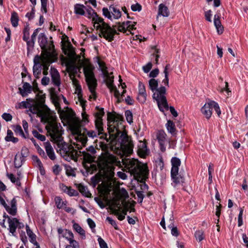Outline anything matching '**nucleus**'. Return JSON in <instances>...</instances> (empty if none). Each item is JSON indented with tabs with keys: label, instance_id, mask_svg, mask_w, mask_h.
<instances>
[{
	"label": "nucleus",
	"instance_id": "0eeeda50",
	"mask_svg": "<svg viewBox=\"0 0 248 248\" xmlns=\"http://www.w3.org/2000/svg\"><path fill=\"white\" fill-rule=\"evenodd\" d=\"M57 146V152L66 161H70L71 160L77 161L79 155L78 152L71 145L63 140V138L58 140L54 142Z\"/></svg>",
	"mask_w": 248,
	"mask_h": 248
},
{
	"label": "nucleus",
	"instance_id": "774afa93",
	"mask_svg": "<svg viewBox=\"0 0 248 248\" xmlns=\"http://www.w3.org/2000/svg\"><path fill=\"white\" fill-rule=\"evenodd\" d=\"M152 63L148 62L146 65L143 66L142 69L145 73H148L152 67Z\"/></svg>",
	"mask_w": 248,
	"mask_h": 248
},
{
	"label": "nucleus",
	"instance_id": "a18cd8bd",
	"mask_svg": "<svg viewBox=\"0 0 248 248\" xmlns=\"http://www.w3.org/2000/svg\"><path fill=\"white\" fill-rule=\"evenodd\" d=\"M26 231L28 235L31 239L30 241L31 243H36V236L30 230L29 226L28 225L26 226Z\"/></svg>",
	"mask_w": 248,
	"mask_h": 248
},
{
	"label": "nucleus",
	"instance_id": "6e6552de",
	"mask_svg": "<svg viewBox=\"0 0 248 248\" xmlns=\"http://www.w3.org/2000/svg\"><path fill=\"white\" fill-rule=\"evenodd\" d=\"M60 117L61 119L65 121L68 124L72 134L79 132V125L81 121L76 117L75 112L71 109L67 108L65 111H61L60 113Z\"/></svg>",
	"mask_w": 248,
	"mask_h": 248
},
{
	"label": "nucleus",
	"instance_id": "a19ab883",
	"mask_svg": "<svg viewBox=\"0 0 248 248\" xmlns=\"http://www.w3.org/2000/svg\"><path fill=\"white\" fill-rule=\"evenodd\" d=\"M55 202L57 208L59 209L64 208L67 204V202L63 201L60 197H56L55 198Z\"/></svg>",
	"mask_w": 248,
	"mask_h": 248
},
{
	"label": "nucleus",
	"instance_id": "72a5a7b5",
	"mask_svg": "<svg viewBox=\"0 0 248 248\" xmlns=\"http://www.w3.org/2000/svg\"><path fill=\"white\" fill-rule=\"evenodd\" d=\"M127 196V193L126 192V196L122 197V198L120 199V203L123 206V209L122 208L121 211L122 212V213L125 216L126 215L127 212L129 211V202H125L124 199Z\"/></svg>",
	"mask_w": 248,
	"mask_h": 248
},
{
	"label": "nucleus",
	"instance_id": "c85d7f7f",
	"mask_svg": "<svg viewBox=\"0 0 248 248\" xmlns=\"http://www.w3.org/2000/svg\"><path fill=\"white\" fill-rule=\"evenodd\" d=\"M169 220L167 221L168 227L171 229V233L173 236H178L179 235L177 227L173 225V218L172 214L169 215Z\"/></svg>",
	"mask_w": 248,
	"mask_h": 248
},
{
	"label": "nucleus",
	"instance_id": "bb28decb",
	"mask_svg": "<svg viewBox=\"0 0 248 248\" xmlns=\"http://www.w3.org/2000/svg\"><path fill=\"white\" fill-rule=\"evenodd\" d=\"M62 49L65 55H67L71 59L76 58L75 53L71 44L68 42L62 45Z\"/></svg>",
	"mask_w": 248,
	"mask_h": 248
},
{
	"label": "nucleus",
	"instance_id": "79ce46f5",
	"mask_svg": "<svg viewBox=\"0 0 248 248\" xmlns=\"http://www.w3.org/2000/svg\"><path fill=\"white\" fill-rule=\"evenodd\" d=\"M78 190L84 196L87 197H91V193L88 190L87 188L84 186L79 184L78 186Z\"/></svg>",
	"mask_w": 248,
	"mask_h": 248
},
{
	"label": "nucleus",
	"instance_id": "680f3d73",
	"mask_svg": "<svg viewBox=\"0 0 248 248\" xmlns=\"http://www.w3.org/2000/svg\"><path fill=\"white\" fill-rule=\"evenodd\" d=\"M195 236L197 240L199 241H201L204 238L203 237V232L202 231H197L195 232Z\"/></svg>",
	"mask_w": 248,
	"mask_h": 248
},
{
	"label": "nucleus",
	"instance_id": "603ef678",
	"mask_svg": "<svg viewBox=\"0 0 248 248\" xmlns=\"http://www.w3.org/2000/svg\"><path fill=\"white\" fill-rule=\"evenodd\" d=\"M125 116L128 123L131 124L133 122V115L131 111L126 110L125 112Z\"/></svg>",
	"mask_w": 248,
	"mask_h": 248
},
{
	"label": "nucleus",
	"instance_id": "473e14b6",
	"mask_svg": "<svg viewBox=\"0 0 248 248\" xmlns=\"http://www.w3.org/2000/svg\"><path fill=\"white\" fill-rule=\"evenodd\" d=\"M219 16L217 15H215L214 18V23L216 28L217 33L219 34L222 33L223 31V27L221 24L219 19Z\"/></svg>",
	"mask_w": 248,
	"mask_h": 248
},
{
	"label": "nucleus",
	"instance_id": "c03bdc74",
	"mask_svg": "<svg viewBox=\"0 0 248 248\" xmlns=\"http://www.w3.org/2000/svg\"><path fill=\"white\" fill-rule=\"evenodd\" d=\"M11 21L14 27H16L17 26L18 23V17L17 14L16 12H13L12 14Z\"/></svg>",
	"mask_w": 248,
	"mask_h": 248
},
{
	"label": "nucleus",
	"instance_id": "864d4df0",
	"mask_svg": "<svg viewBox=\"0 0 248 248\" xmlns=\"http://www.w3.org/2000/svg\"><path fill=\"white\" fill-rule=\"evenodd\" d=\"M31 158L35 165L38 166L39 168H42V164L37 156L32 155Z\"/></svg>",
	"mask_w": 248,
	"mask_h": 248
},
{
	"label": "nucleus",
	"instance_id": "58836bf2",
	"mask_svg": "<svg viewBox=\"0 0 248 248\" xmlns=\"http://www.w3.org/2000/svg\"><path fill=\"white\" fill-rule=\"evenodd\" d=\"M5 140L7 141H12L13 143H16L18 141V139L13 136V133L10 130H7V136L5 138Z\"/></svg>",
	"mask_w": 248,
	"mask_h": 248
},
{
	"label": "nucleus",
	"instance_id": "69168bd1",
	"mask_svg": "<svg viewBox=\"0 0 248 248\" xmlns=\"http://www.w3.org/2000/svg\"><path fill=\"white\" fill-rule=\"evenodd\" d=\"M159 74V70L157 68L155 69L152 70L149 74V77L152 78H154L156 77Z\"/></svg>",
	"mask_w": 248,
	"mask_h": 248
},
{
	"label": "nucleus",
	"instance_id": "a211bd4d",
	"mask_svg": "<svg viewBox=\"0 0 248 248\" xmlns=\"http://www.w3.org/2000/svg\"><path fill=\"white\" fill-rule=\"evenodd\" d=\"M106 79V82L108 88L110 90V92H114V95L116 98H117V102H120V93L116 87L113 85V76H110L108 72L107 75H104Z\"/></svg>",
	"mask_w": 248,
	"mask_h": 248
},
{
	"label": "nucleus",
	"instance_id": "a878e982",
	"mask_svg": "<svg viewBox=\"0 0 248 248\" xmlns=\"http://www.w3.org/2000/svg\"><path fill=\"white\" fill-rule=\"evenodd\" d=\"M50 74L53 84L59 87L61 84L60 76L58 71L54 68L51 67Z\"/></svg>",
	"mask_w": 248,
	"mask_h": 248
},
{
	"label": "nucleus",
	"instance_id": "ea45409f",
	"mask_svg": "<svg viewBox=\"0 0 248 248\" xmlns=\"http://www.w3.org/2000/svg\"><path fill=\"white\" fill-rule=\"evenodd\" d=\"M82 154L83 156V159L85 161L88 163H91L94 161V158L93 156V154L86 152H82Z\"/></svg>",
	"mask_w": 248,
	"mask_h": 248
},
{
	"label": "nucleus",
	"instance_id": "5fc2aeb1",
	"mask_svg": "<svg viewBox=\"0 0 248 248\" xmlns=\"http://www.w3.org/2000/svg\"><path fill=\"white\" fill-rule=\"evenodd\" d=\"M98 63L101 69V71L103 73V75H107L108 73V71L107 70V67L105 66L104 62L100 61H98Z\"/></svg>",
	"mask_w": 248,
	"mask_h": 248
},
{
	"label": "nucleus",
	"instance_id": "338daca9",
	"mask_svg": "<svg viewBox=\"0 0 248 248\" xmlns=\"http://www.w3.org/2000/svg\"><path fill=\"white\" fill-rule=\"evenodd\" d=\"M98 241L101 248H108L107 243L102 238L99 237Z\"/></svg>",
	"mask_w": 248,
	"mask_h": 248
},
{
	"label": "nucleus",
	"instance_id": "4c0bfd02",
	"mask_svg": "<svg viewBox=\"0 0 248 248\" xmlns=\"http://www.w3.org/2000/svg\"><path fill=\"white\" fill-rule=\"evenodd\" d=\"M24 158L22 157L21 155L16 154L15 157V166L16 168L20 167L23 163L24 162Z\"/></svg>",
	"mask_w": 248,
	"mask_h": 248
},
{
	"label": "nucleus",
	"instance_id": "20e7f679",
	"mask_svg": "<svg viewBox=\"0 0 248 248\" xmlns=\"http://www.w3.org/2000/svg\"><path fill=\"white\" fill-rule=\"evenodd\" d=\"M122 163L125 170L140 182H144L148 178L149 170L146 164L136 159L123 158Z\"/></svg>",
	"mask_w": 248,
	"mask_h": 248
},
{
	"label": "nucleus",
	"instance_id": "c756f323",
	"mask_svg": "<svg viewBox=\"0 0 248 248\" xmlns=\"http://www.w3.org/2000/svg\"><path fill=\"white\" fill-rule=\"evenodd\" d=\"M44 145L45 147V149L46 150V153L49 157V158L54 160L56 158V156L55 155V153L53 150V147L51 145L50 142H46L44 143Z\"/></svg>",
	"mask_w": 248,
	"mask_h": 248
},
{
	"label": "nucleus",
	"instance_id": "f257e3e1",
	"mask_svg": "<svg viewBox=\"0 0 248 248\" xmlns=\"http://www.w3.org/2000/svg\"><path fill=\"white\" fill-rule=\"evenodd\" d=\"M36 96V100L29 98L27 99L26 101H22L19 107L28 108L29 111L40 118L42 122L47 124L46 129L51 137V141L54 142L61 139L63 138L62 127L60 124L56 121L55 113L45 104V94L41 93Z\"/></svg>",
	"mask_w": 248,
	"mask_h": 248
},
{
	"label": "nucleus",
	"instance_id": "09e8293b",
	"mask_svg": "<svg viewBox=\"0 0 248 248\" xmlns=\"http://www.w3.org/2000/svg\"><path fill=\"white\" fill-rule=\"evenodd\" d=\"M7 176L10 179L12 183H16V184L18 186H20L21 183L19 180L18 179H16L14 174L7 173Z\"/></svg>",
	"mask_w": 248,
	"mask_h": 248
},
{
	"label": "nucleus",
	"instance_id": "37998d69",
	"mask_svg": "<svg viewBox=\"0 0 248 248\" xmlns=\"http://www.w3.org/2000/svg\"><path fill=\"white\" fill-rule=\"evenodd\" d=\"M61 188L62 191L66 193L70 196L75 195L76 193V191L75 190L71 189L70 187H67L66 186L63 185L62 186Z\"/></svg>",
	"mask_w": 248,
	"mask_h": 248
},
{
	"label": "nucleus",
	"instance_id": "052dcab7",
	"mask_svg": "<svg viewBox=\"0 0 248 248\" xmlns=\"http://www.w3.org/2000/svg\"><path fill=\"white\" fill-rule=\"evenodd\" d=\"M29 149L27 147H24L22 148L21 151V153L19 155H21L22 157L25 158V157H27L29 155Z\"/></svg>",
	"mask_w": 248,
	"mask_h": 248
},
{
	"label": "nucleus",
	"instance_id": "6ab92c4d",
	"mask_svg": "<svg viewBox=\"0 0 248 248\" xmlns=\"http://www.w3.org/2000/svg\"><path fill=\"white\" fill-rule=\"evenodd\" d=\"M9 230L13 235H15L17 228H21L24 227L23 223L19 222L16 218L8 217Z\"/></svg>",
	"mask_w": 248,
	"mask_h": 248
},
{
	"label": "nucleus",
	"instance_id": "c9c22d12",
	"mask_svg": "<svg viewBox=\"0 0 248 248\" xmlns=\"http://www.w3.org/2000/svg\"><path fill=\"white\" fill-rule=\"evenodd\" d=\"M166 126L168 131L173 135L176 133V128L174 123L171 120H168L166 124Z\"/></svg>",
	"mask_w": 248,
	"mask_h": 248
},
{
	"label": "nucleus",
	"instance_id": "6e6d98bb",
	"mask_svg": "<svg viewBox=\"0 0 248 248\" xmlns=\"http://www.w3.org/2000/svg\"><path fill=\"white\" fill-rule=\"evenodd\" d=\"M139 94H146L145 86L141 82L139 83Z\"/></svg>",
	"mask_w": 248,
	"mask_h": 248
},
{
	"label": "nucleus",
	"instance_id": "0e129e2a",
	"mask_svg": "<svg viewBox=\"0 0 248 248\" xmlns=\"http://www.w3.org/2000/svg\"><path fill=\"white\" fill-rule=\"evenodd\" d=\"M131 9L133 11H140L141 10V6L138 3L133 4L131 6Z\"/></svg>",
	"mask_w": 248,
	"mask_h": 248
},
{
	"label": "nucleus",
	"instance_id": "3c124183",
	"mask_svg": "<svg viewBox=\"0 0 248 248\" xmlns=\"http://www.w3.org/2000/svg\"><path fill=\"white\" fill-rule=\"evenodd\" d=\"M32 133L35 138L40 140L41 141H44L46 140V137L44 135L39 134L37 131L33 130L32 131Z\"/></svg>",
	"mask_w": 248,
	"mask_h": 248
},
{
	"label": "nucleus",
	"instance_id": "4d7b16f0",
	"mask_svg": "<svg viewBox=\"0 0 248 248\" xmlns=\"http://www.w3.org/2000/svg\"><path fill=\"white\" fill-rule=\"evenodd\" d=\"M29 30H30V29L28 27H25L24 30L23 39L24 41H27L29 38V36H30Z\"/></svg>",
	"mask_w": 248,
	"mask_h": 248
},
{
	"label": "nucleus",
	"instance_id": "8fccbe9b",
	"mask_svg": "<svg viewBox=\"0 0 248 248\" xmlns=\"http://www.w3.org/2000/svg\"><path fill=\"white\" fill-rule=\"evenodd\" d=\"M74 229L81 235L85 236V231L82 229V228L77 223H74L73 225Z\"/></svg>",
	"mask_w": 248,
	"mask_h": 248
},
{
	"label": "nucleus",
	"instance_id": "39448f33",
	"mask_svg": "<svg viewBox=\"0 0 248 248\" xmlns=\"http://www.w3.org/2000/svg\"><path fill=\"white\" fill-rule=\"evenodd\" d=\"M158 81L155 78H151L149 81V88L153 93V98L156 101L158 107L161 111L168 110L169 106L165 94L166 89L164 86L157 88Z\"/></svg>",
	"mask_w": 248,
	"mask_h": 248
},
{
	"label": "nucleus",
	"instance_id": "13d9d810",
	"mask_svg": "<svg viewBox=\"0 0 248 248\" xmlns=\"http://www.w3.org/2000/svg\"><path fill=\"white\" fill-rule=\"evenodd\" d=\"M138 155L141 157L144 158L147 154L146 147L144 148H139L138 150Z\"/></svg>",
	"mask_w": 248,
	"mask_h": 248
},
{
	"label": "nucleus",
	"instance_id": "ddd939ff",
	"mask_svg": "<svg viewBox=\"0 0 248 248\" xmlns=\"http://www.w3.org/2000/svg\"><path fill=\"white\" fill-rule=\"evenodd\" d=\"M214 108L217 112L218 116L221 114V111L217 103L214 101L209 100L201 108V112L204 117L209 119L212 114V108Z\"/></svg>",
	"mask_w": 248,
	"mask_h": 248
},
{
	"label": "nucleus",
	"instance_id": "412c9836",
	"mask_svg": "<svg viewBox=\"0 0 248 248\" xmlns=\"http://www.w3.org/2000/svg\"><path fill=\"white\" fill-rule=\"evenodd\" d=\"M156 137L160 144L161 150L164 152L168 142L166 134L163 130H159L157 132Z\"/></svg>",
	"mask_w": 248,
	"mask_h": 248
},
{
	"label": "nucleus",
	"instance_id": "4be33fe9",
	"mask_svg": "<svg viewBox=\"0 0 248 248\" xmlns=\"http://www.w3.org/2000/svg\"><path fill=\"white\" fill-rule=\"evenodd\" d=\"M0 202L5 207L7 211L11 215L15 216L16 214V200L13 199L11 202V207L8 206L4 200L0 197Z\"/></svg>",
	"mask_w": 248,
	"mask_h": 248
},
{
	"label": "nucleus",
	"instance_id": "9b49d317",
	"mask_svg": "<svg viewBox=\"0 0 248 248\" xmlns=\"http://www.w3.org/2000/svg\"><path fill=\"white\" fill-rule=\"evenodd\" d=\"M79 132L77 134H73L77 141H79L83 146H85L88 139L87 136L93 138L97 136V133L93 130L88 131L86 128L82 127L81 124L79 125Z\"/></svg>",
	"mask_w": 248,
	"mask_h": 248
},
{
	"label": "nucleus",
	"instance_id": "f8f14e48",
	"mask_svg": "<svg viewBox=\"0 0 248 248\" xmlns=\"http://www.w3.org/2000/svg\"><path fill=\"white\" fill-rule=\"evenodd\" d=\"M171 162L172 164L171 177L173 182L176 185L183 183L185 180L184 177L178 174L179 167L181 164L180 160L177 157H173Z\"/></svg>",
	"mask_w": 248,
	"mask_h": 248
},
{
	"label": "nucleus",
	"instance_id": "2eb2a0df",
	"mask_svg": "<svg viewBox=\"0 0 248 248\" xmlns=\"http://www.w3.org/2000/svg\"><path fill=\"white\" fill-rule=\"evenodd\" d=\"M39 57L41 59L40 65L43 67V70L47 71L50 63L56 59L55 54L46 53V52H43V55L39 56Z\"/></svg>",
	"mask_w": 248,
	"mask_h": 248
},
{
	"label": "nucleus",
	"instance_id": "1a4fd4ad",
	"mask_svg": "<svg viewBox=\"0 0 248 248\" xmlns=\"http://www.w3.org/2000/svg\"><path fill=\"white\" fill-rule=\"evenodd\" d=\"M94 28L99 31V35L100 37H104L109 42L113 40L114 35L117 33L115 29L105 23L103 19L98 20Z\"/></svg>",
	"mask_w": 248,
	"mask_h": 248
},
{
	"label": "nucleus",
	"instance_id": "7c9ffc66",
	"mask_svg": "<svg viewBox=\"0 0 248 248\" xmlns=\"http://www.w3.org/2000/svg\"><path fill=\"white\" fill-rule=\"evenodd\" d=\"M170 12L168 7L163 4H160L158 7V12L157 16V19L159 18V16H162L164 17H168Z\"/></svg>",
	"mask_w": 248,
	"mask_h": 248
},
{
	"label": "nucleus",
	"instance_id": "b1692460",
	"mask_svg": "<svg viewBox=\"0 0 248 248\" xmlns=\"http://www.w3.org/2000/svg\"><path fill=\"white\" fill-rule=\"evenodd\" d=\"M110 191V187L108 186H104L100 188V192H101L102 194L103 195L104 200L107 203V199H108L109 201H112L116 197V195H117L118 194H121L124 191H126L125 190H122L121 191H114L113 192L114 197L112 199H109L108 197V196L109 194Z\"/></svg>",
	"mask_w": 248,
	"mask_h": 248
},
{
	"label": "nucleus",
	"instance_id": "423d86ee",
	"mask_svg": "<svg viewBox=\"0 0 248 248\" xmlns=\"http://www.w3.org/2000/svg\"><path fill=\"white\" fill-rule=\"evenodd\" d=\"M117 163V159L114 155L107 153L100 160L99 167L101 173L109 180L114 176V167L113 164Z\"/></svg>",
	"mask_w": 248,
	"mask_h": 248
},
{
	"label": "nucleus",
	"instance_id": "4468645a",
	"mask_svg": "<svg viewBox=\"0 0 248 248\" xmlns=\"http://www.w3.org/2000/svg\"><path fill=\"white\" fill-rule=\"evenodd\" d=\"M38 42L42 49L41 55H43V52L46 53L55 54L54 51V46L52 41L48 42L44 33H40L38 36Z\"/></svg>",
	"mask_w": 248,
	"mask_h": 248
},
{
	"label": "nucleus",
	"instance_id": "cd10ccee",
	"mask_svg": "<svg viewBox=\"0 0 248 248\" xmlns=\"http://www.w3.org/2000/svg\"><path fill=\"white\" fill-rule=\"evenodd\" d=\"M86 15L89 18H92L93 23V27L98 22V20H100L102 19L100 17H99L96 13H95L93 10L91 8H89L86 9Z\"/></svg>",
	"mask_w": 248,
	"mask_h": 248
},
{
	"label": "nucleus",
	"instance_id": "393cba45",
	"mask_svg": "<svg viewBox=\"0 0 248 248\" xmlns=\"http://www.w3.org/2000/svg\"><path fill=\"white\" fill-rule=\"evenodd\" d=\"M131 22L127 21L126 22H123L122 24L118 23L115 26H113V28L117 29L119 31L125 32L126 30H133L134 29V24H131Z\"/></svg>",
	"mask_w": 248,
	"mask_h": 248
},
{
	"label": "nucleus",
	"instance_id": "49530a36",
	"mask_svg": "<svg viewBox=\"0 0 248 248\" xmlns=\"http://www.w3.org/2000/svg\"><path fill=\"white\" fill-rule=\"evenodd\" d=\"M14 131L17 134L20 135L24 138H26L28 136L25 134L19 125H16L14 126Z\"/></svg>",
	"mask_w": 248,
	"mask_h": 248
},
{
	"label": "nucleus",
	"instance_id": "bf43d9fd",
	"mask_svg": "<svg viewBox=\"0 0 248 248\" xmlns=\"http://www.w3.org/2000/svg\"><path fill=\"white\" fill-rule=\"evenodd\" d=\"M243 213V210L242 209H241L240 210L239 214L238 215V227H241L243 224V218H242Z\"/></svg>",
	"mask_w": 248,
	"mask_h": 248
},
{
	"label": "nucleus",
	"instance_id": "7ed1b4c3",
	"mask_svg": "<svg viewBox=\"0 0 248 248\" xmlns=\"http://www.w3.org/2000/svg\"><path fill=\"white\" fill-rule=\"evenodd\" d=\"M81 67H83L86 81L91 92L89 97L91 99H95L96 97L95 89L97 86V80L94 77L93 71V68L91 64L82 62L80 56H76V58L71 59V63L67 65L66 70L69 74V76L73 85L76 87V90L79 91L81 90V86L75 77Z\"/></svg>",
	"mask_w": 248,
	"mask_h": 248
},
{
	"label": "nucleus",
	"instance_id": "aec40b11",
	"mask_svg": "<svg viewBox=\"0 0 248 248\" xmlns=\"http://www.w3.org/2000/svg\"><path fill=\"white\" fill-rule=\"evenodd\" d=\"M58 232L60 234L59 238L62 237L65 238L69 242L70 245H76L78 244L76 240H74V235L71 232L67 230H63L60 229H58Z\"/></svg>",
	"mask_w": 248,
	"mask_h": 248
},
{
	"label": "nucleus",
	"instance_id": "de8ad7c7",
	"mask_svg": "<svg viewBox=\"0 0 248 248\" xmlns=\"http://www.w3.org/2000/svg\"><path fill=\"white\" fill-rule=\"evenodd\" d=\"M84 6L82 5L77 4L75 6V12L77 14L83 15L85 14Z\"/></svg>",
	"mask_w": 248,
	"mask_h": 248
},
{
	"label": "nucleus",
	"instance_id": "e2e57ef3",
	"mask_svg": "<svg viewBox=\"0 0 248 248\" xmlns=\"http://www.w3.org/2000/svg\"><path fill=\"white\" fill-rule=\"evenodd\" d=\"M8 217H10L6 213H4L2 215V219H0V225L3 228H6V226L5 225V220L7 219L8 220Z\"/></svg>",
	"mask_w": 248,
	"mask_h": 248
},
{
	"label": "nucleus",
	"instance_id": "9d476101",
	"mask_svg": "<svg viewBox=\"0 0 248 248\" xmlns=\"http://www.w3.org/2000/svg\"><path fill=\"white\" fill-rule=\"evenodd\" d=\"M126 195V191H124L121 194L116 195V197L112 201L106 200L107 201V205L109 206L112 212L118 216V218L120 220H123L125 218V215L122 213H120L122 209L120 199L122 197L125 196Z\"/></svg>",
	"mask_w": 248,
	"mask_h": 248
},
{
	"label": "nucleus",
	"instance_id": "e433bc0d",
	"mask_svg": "<svg viewBox=\"0 0 248 248\" xmlns=\"http://www.w3.org/2000/svg\"><path fill=\"white\" fill-rule=\"evenodd\" d=\"M170 68V64H167L165 68H164V75H165V78L164 79H163L162 80V83H164V84L168 87L169 86V70Z\"/></svg>",
	"mask_w": 248,
	"mask_h": 248
},
{
	"label": "nucleus",
	"instance_id": "f3484780",
	"mask_svg": "<svg viewBox=\"0 0 248 248\" xmlns=\"http://www.w3.org/2000/svg\"><path fill=\"white\" fill-rule=\"evenodd\" d=\"M96 108L98 109V112L95 114V124L98 130V135H100L103 133L104 130L102 117L104 115L105 112L103 108L96 107Z\"/></svg>",
	"mask_w": 248,
	"mask_h": 248
},
{
	"label": "nucleus",
	"instance_id": "5701e85b",
	"mask_svg": "<svg viewBox=\"0 0 248 248\" xmlns=\"http://www.w3.org/2000/svg\"><path fill=\"white\" fill-rule=\"evenodd\" d=\"M41 60L39 55H36L33 60L34 65L33 67V73L36 78H39L41 75L42 68L40 65Z\"/></svg>",
	"mask_w": 248,
	"mask_h": 248
},
{
	"label": "nucleus",
	"instance_id": "2f4dec72",
	"mask_svg": "<svg viewBox=\"0 0 248 248\" xmlns=\"http://www.w3.org/2000/svg\"><path fill=\"white\" fill-rule=\"evenodd\" d=\"M219 16L217 15H215L214 18V23L216 28L217 33L219 34L222 33L223 31V27L221 24L219 19Z\"/></svg>",
	"mask_w": 248,
	"mask_h": 248
},
{
	"label": "nucleus",
	"instance_id": "dca6fc26",
	"mask_svg": "<svg viewBox=\"0 0 248 248\" xmlns=\"http://www.w3.org/2000/svg\"><path fill=\"white\" fill-rule=\"evenodd\" d=\"M103 15L109 19H112V16L115 19H118L121 16V13L117 7L111 5L108 8H103L102 9Z\"/></svg>",
	"mask_w": 248,
	"mask_h": 248
},
{
	"label": "nucleus",
	"instance_id": "f03ea898",
	"mask_svg": "<svg viewBox=\"0 0 248 248\" xmlns=\"http://www.w3.org/2000/svg\"><path fill=\"white\" fill-rule=\"evenodd\" d=\"M123 117L121 115L115 113H108V129L109 138L107 135H104L105 138L108 142L110 141L112 144L115 143V148L118 149L117 153L122 155L128 156L133 153V143L124 131V126L122 122Z\"/></svg>",
	"mask_w": 248,
	"mask_h": 248
},
{
	"label": "nucleus",
	"instance_id": "f704fd0d",
	"mask_svg": "<svg viewBox=\"0 0 248 248\" xmlns=\"http://www.w3.org/2000/svg\"><path fill=\"white\" fill-rule=\"evenodd\" d=\"M23 90L21 88H19L18 89L20 91L21 94L23 96H25L27 94V93H30L31 92V87L29 83L25 82L23 84Z\"/></svg>",
	"mask_w": 248,
	"mask_h": 248
}]
</instances>
